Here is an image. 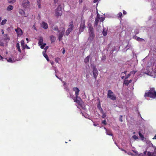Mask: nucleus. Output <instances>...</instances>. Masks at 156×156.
<instances>
[{"label": "nucleus", "mask_w": 156, "mask_h": 156, "mask_svg": "<svg viewBox=\"0 0 156 156\" xmlns=\"http://www.w3.org/2000/svg\"><path fill=\"white\" fill-rule=\"evenodd\" d=\"M73 90L75 92V97L72 95L70 94V98H72L74 102H76L78 104V105L77 106V107L80 108V107H82L83 102L81 99L78 97L79 93L80 92V90L77 87H74L73 88Z\"/></svg>", "instance_id": "nucleus-1"}, {"label": "nucleus", "mask_w": 156, "mask_h": 156, "mask_svg": "<svg viewBox=\"0 0 156 156\" xmlns=\"http://www.w3.org/2000/svg\"><path fill=\"white\" fill-rule=\"evenodd\" d=\"M144 96L153 98H155L156 97V92L154 90V88H150L148 92L145 93Z\"/></svg>", "instance_id": "nucleus-2"}, {"label": "nucleus", "mask_w": 156, "mask_h": 156, "mask_svg": "<svg viewBox=\"0 0 156 156\" xmlns=\"http://www.w3.org/2000/svg\"><path fill=\"white\" fill-rule=\"evenodd\" d=\"M53 30H58L59 33L58 34V39L59 41L62 39V37H63L64 34V32L65 31V29L63 27H61L60 29L58 30V28L57 27H54Z\"/></svg>", "instance_id": "nucleus-3"}, {"label": "nucleus", "mask_w": 156, "mask_h": 156, "mask_svg": "<svg viewBox=\"0 0 156 156\" xmlns=\"http://www.w3.org/2000/svg\"><path fill=\"white\" fill-rule=\"evenodd\" d=\"M107 97L112 100H115L116 99L115 95L111 90H110L108 91Z\"/></svg>", "instance_id": "nucleus-4"}, {"label": "nucleus", "mask_w": 156, "mask_h": 156, "mask_svg": "<svg viewBox=\"0 0 156 156\" xmlns=\"http://www.w3.org/2000/svg\"><path fill=\"white\" fill-rule=\"evenodd\" d=\"M22 6L24 9H27L30 7V2L28 0H23L22 3Z\"/></svg>", "instance_id": "nucleus-5"}, {"label": "nucleus", "mask_w": 156, "mask_h": 156, "mask_svg": "<svg viewBox=\"0 0 156 156\" xmlns=\"http://www.w3.org/2000/svg\"><path fill=\"white\" fill-rule=\"evenodd\" d=\"M62 11L61 10V8L60 7V6H58V7L57 8V9H56L55 11V15L58 16H61L62 15Z\"/></svg>", "instance_id": "nucleus-6"}, {"label": "nucleus", "mask_w": 156, "mask_h": 156, "mask_svg": "<svg viewBox=\"0 0 156 156\" xmlns=\"http://www.w3.org/2000/svg\"><path fill=\"white\" fill-rule=\"evenodd\" d=\"M93 74L94 77L95 79V80L96 79L98 75V71L95 66H93Z\"/></svg>", "instance_id": "nucleus-7"}, {"label": "nucleus", "mask_w": 156, "mask_h": 156, "mask_svg": "<svg viewBox=\"0 0 156 156\" xmlns=\"http://www.w3.org/2000/svg\"><path fill=\"white\" fill-rule=\"evenodd\" d=\"M85 27V21L83 20H81L80 27V32H82L84 30Z\"/></svg>", "instance_id": "nucleus-8"}, {"label": "nucleus", "mask_w": 156, "mask_h": 156, "mask_svg": "<svg viewBox=\"0 0 156 156\" xmlns=\"http://www.w3.org/2000/svg\"><path fill=\"white\" fill-rule=\"evenodd\" d=\"M7 62H13L19 60L20 59H16L13 58V57L12 56L11 57L7 58H5Z\"/></svg>", "instance_id": "nucleus-9"}, {"label": "nucleus", "mask_w": 156, "mask_h": 156, "mask_svg": "<svg viewBox=\"0 0 156 156\" xmlns=\"http://www.w3.org/2000/svg\"><path fill=\"white\" fill-rule=\"evenodd\" d=\"M89 30L91 33L90 35L89 36V39L90 40L92 41L94 37V34L93 32V28L92 27H90V25H89Z\"/></svg>", "instance_id": "nucleus-10"}, {"label": "nucleus", "mask_w": 156, "mask_h": 156, "mask_svg": "<svg viewBox=\"0 0 156 156\" xmlns=\"http://www.w3.org/2000/svg\"><path fill=\"white\" fill-rule=\"evenodd\" d=\"M73 26L72 24H70L69 26V27L66 30V34L67 35H69V33L72 31L73 30Z\"/></svg>", "instance_id": "nucleus-11"}, {"label": "nucleus", "mask_w": 156, "mask_h": 156, "mask_svg": "<svg viewBox=\"0 0 156 156\" xmlns=\"http://www.w3.org/2000/svg\"><path fill=\"white\" fill-rule=\"evenodd\" d=\"M99 19H100V15L97 12V16L95 19V24H94L95 26H98Z\"/></svg>", "instance_id": "nucleus-12"}, {"label": "nucleus", "mask_w": 156, "mask_h": 156, "mask_svg": "<svg viewBox=\"0 0 156 156\" xmlns=\"http://www.w3.org/2000/svg\"><path fill=\"white\" fill-rule=\"evenodd\" d=\"M18 36H21L23 34V32L22 30L20 28L18 27L17 29L15 30Z\"/></svg>", "instance_id": "nucleus-13"}, {"label": "nucleus", "mask_w": 156, "mask_h": 156, "mask_svg": "<svg viewBox=\"0 0 156 156\" xmlns=\"http://www.w3.org/2000/svg\"><path fill=\"white\" fill-rule=\"evenodd\" d=\"M41 27L45 29H47L48 27V24L44 22H43L41 24Z\"/></svg>", "instance_id": "nucleus-14"}, {"label": "nucleus", "mask_w": 156, "mask_h": 156, "mask_svg": "<svg viewBox=\"0 0 156 156\" xmlns=\"http://www.w3.org/2000/svg\"><path fill=\"white\" fill-rule=\"evenodd\" d=\"M149 75L153 77H155L156 76V68H155V70H154L152 71L150 74Z\"/></svg>", "instance_id": "nucleus-15"}, {"label": "nucleus", "mask_w": 156, "mask_h": 156, "mask_svg": "<svg viewBox=\"0 0 156 156\" xmlns=\"http://www.w3.org/2000/svg\"><path fill=\"white\" fill-rule=\"evenodd\" d=\"M19 13L23 16L27 17V16L25 15V12L22 9H20L19 11Z\"/></svg>", "instance_id": "nucleus-16"}, {"label": "nucleus", "mask_w": 156, "mask_h": 156, "mask_svg": "<svg viewBox=\"0 0 156 156\" xmlns=\"http://www.w3.org/2000/svg\"><path fill=\"white\" fill-rule=\"evenodd\" d=\"M141 130H139V136H140V137L141 139L142 140H144L145 139V138H144V136L142 134V132H141Z\"/></svg>", "instance_id": "nucleus-17"}, {"label": "nucleus", "mask_w": 156, "mask_h": 156, "mask_svg": "<svg viewBox=\"0 0 156 156\" xmlns=\"http://www.w3.org/2000/svg\"><path fill=\"white\" fill-rule=\"evenodd\" d=\"M154 65V62L153 59H150V62H148V66H153Z\"/></svg>", "instance_id": "nucleus-18"}, {"label": "nucleus", "mask_w": 156, "mask_h": 156, "mask_svg": "<svg viewBox=\"0 0 156 156\" xmlns=\"http://www.w3.org/2000/svg\"><path fill=\"white\" fill-rule=\"evenodd\" d=\"M43 38L42 37H39V42L38 44L39 45H41L43 44Z\"/></svg>", "instance_id": "nucleus-19"}, {"label": "nucleus", "mask_w": 156, "mask_h": 156, "mask_svg": "<svg viewBox=\"0 0 156 156\" xmlns=\"http://www.w3.org/2000/svg\"><path fill=\"white\" fill-rule=\"evenodd\" d=\"M50 38L51 43L55 42L56 40L55 37L53 35H51L50 36Z\"/></svg>", "instance_id": "nucleus-20"}, {"label": "nucleus", "mask_w": 156, "mask_h": 156, "mask_svg": "<svg viewBox=\"0 0 156 156\" xmlns=\"http://www.w3.org/2000/svg\"><path fill=\"white\" fill-rule=\"evenodd\" d=\"M106 134L109 136H113V134L112 133L111 131L110 130L106 129Z\"/></svg>", "instance_id": "nucleus-21"}, {"label": "nucleus", "mask_w": 156, "mask_h": 156, "mask_svg": "<svg viewBox=\"0 0 156 156\" xmlns=\"http://www.w3.org/2000/svg\"><path fill=\"white\" fill-rule=\"evenodd\" d=\"M16 47L17 50L19 51V52H21V50L20 48V44L19 43H17L16 44Z\"/></svg>", "instance_id": "nucleus-22"}, {"label": "nucleus", "mask_w": 156, "mask_h": 156, "mask_svg": "<svg viewBox=\"0 0 156 156\" xmlns=\"http://www.w3.org/2000/svg\"><path fill=\"white\" fill-rule=\"evenodd\" d=\"M13 9V7L12 5H9L7 8V10L9 11L12 10Z\"/></svg>", "instance_id": "nucleus-23"}, {"label": "nucleus", "mask_w": 156, "mask_h": 156, "mask_svg": "<svg viewBox=\"0 0 156 156\" xmlns=\"http://www.w3.org/2000/svg\"><path fill=\"white\" fill-rule=\"evenodd\" d=\"M7 21V20L6 19H4L3 20H2V22H1V23H0V25H2V26L4 25L6 23Z\"/></svg>", "instance_id": "nucleus-24"}, {"label": "nucleus", "mask_w": 156, "mask_h": 156, "mask_svg": "<svg viewBox=\"0 0 156 156\" xmlns=\"http://www.w3.org/2000/svg\"><path fill=\"white\" fill-rule=\"evenodd\" d=\"M135 39L138 41H144V40L143 39L141 38L138 37H136Z\"/></svg>", "instance_id": "nucleus-25"}, {"label": "nucleus", "mask_w": 156, "mask_h": 156, "mask_svg": "<svg viewBox=\"0 0 156 156\" xmlns=\"http://www.w3.org/2000/svg\"><path fill=\"white\" fill-rule=\"evenodd\" d=\"M90 58V56H88L84 59V61L85 63H86L89 62Z\"/></svg>", "instance_id": "nucleus-26"}, {"label": "nucleus", "mask_w": 156, "mask_h": 156, "mask_svg": "<svg viewBox=\"0 0 156 156\" xmlns=\"http://www.w3.org/2000/svg\"><path fill=\"white\" fill-rule=\"evenodd\" d=\"M46 51V50L45 51H43L42 52L43 54L44 57L45 58H47V57H48L47 55L45 54Z\"/></svg>", "instance_id": "nucleus-27"}, {"label": "nucleus", "mask_w": 156, "mask_h": 156, "mask_svg": "<svg viewBox=\"0 0 156 156\" xmlns=\"http://www.w3.org/2000/svg\"><path fill=\"white\" fill-rule=\"evenodd\" d=\"M136 71H131L129 73L130 75L131 76H133L136 73Z\"/></svg>", "instance_id": "nucleus-28"}, {"label": "nucleus", "mask_w": 156, "mask_h": 156, "mask_svg": "<svg viewBox=\"0 0 156 156\" xmlns=\"http://www.w3.org/2000/svg\"><path fill=\"white\" fill-rule=\"evenodd\" d=\"M8 1L11 4H12L16 2V0H8Z\"/></svg>", "instance_id": "nucleus-29"}, {"label": "nucleus", "mask_w": 156, "mask_h": 156, "mask_svg": "<svg viewBox=\"0 0 156 156\" xmlns=\"http://www.w3.org/2000/svg\"><path fill=\"white\" fill-rule=\"evenodd\" d=\"M21 45L23 48H24V42L23 40H22L20 42Z\"/></svg>", "instance_id": "nucleus-30"}, {"label": "nucleus", "mask_w": 156, "mask_h": 156, "mask_svg": "<svg viewBox=\"0 0 156 156\" xmlns=\"http://www.w3.org/2000/svg\"><path fill=\"white\" fill-rule=\"evenodd\" d=\"M103 35L105 36H106L107 34L106 31L104 29H103Z\"/></svg>", "instance_id": "nucleus-31"}, {"label": "nucleus", "mask_w": 156, "mask_h": 156, "mask_svg": "<svg viewBox=\"0 0 156 156\" xmlns=\"http://www.w3.org/2000/svg\"><path fill=\"white\" fill-rule=\"evenodd\" d=\"M124 83L125 85H127L129 84V81L126 80L125 79L124 81Z\"/></svg>", "instance_id": "nucleus-32"}, {"label": "nucleus", "mask_w": 156, "mask_h": 156, "mask_svg": "<svg viewBox=\"0 0 156 156\" xmlns=\"http://www.w3.org/2000/svg\"><path fill=\"white\" fill-rule=\"evenodd\" d=\"M132 138L135 140H136L138 139V137L137 136L134 135L132 136Z\"/></svg>", "instance_id": "nucleus-33"}, {"label": "nucleus", "mask_w": 156, "mask_h": 156, "mask_svg": "<svg viewBox=\"0 0 156 156\" xmlns=\"http://www.w3.org/2000/svg\"><path fill=\"white\" fill-rule=\"evenodd\" d=\"M46 44L45 43H43V44H42L40 45H41V48L42 49L44 48V47L45 46Z\"/></svg>", "instance_id": "nucleus-34"}, {"label": "nucleus", "mask_w": 156, "mask_h": 156, "mask_svg": "<svg viewBox=\"0 0 156 156\" xmlns=\"http://www.w3.org/2000/svg\"><path fill=\"white\" fill-rule=\"evenodd\" d=\"M104 20L105 18L104 17H100V19H99V20L100 22L103 21Z\"/></svg>", "instance_id": "nucleus-35"}, {"label": "nucleus", "mask_w": 156, "mask_h": 156, "mask_svg": "<svg viewBox=\"0 0 156 156\" xmlns=\"http://www.w3.org/2000/svg\"><path fill=\"white\" fill-rule=\"evenodd\" d=\"M146 143H148L149 144L150 146H151V145H152V144L151 143V142L149 141H147L146 142Z\"/></svg>", "instance_id": "nucleus-36"}, {"label": "nucleus", "mask_w": 156, "mask_h": 156, "mask_svg": "<svg viewBox=\"0 0 156 156\" xmlns=\"http://www.w3.org/2000/svg\"><path fill=\"white\" fill-rule=\"evenodd\" d=\"M122 115H120V117H119V120L121 122H122Z\"/></svg>", "instance_id": "nucleus-37"}, {"label": "nucleus", "mask_w": 156, "mask_h": 156, "mask_svg": "<svg viewBox=\"0 0 156 156\" xmlns=\"http://www.w3.org/2000/svg\"><path fill=\"white\" fill-rule=\"evenodd\" d=\"M122 16V14L121 12H119V13L118 14V16L119 17H121V16Z\"/></svg>", "instance_id": "nucleus-38"}, {"label": "nucleus", "mask_w": 156, "mask_h": 156, "mask_svg": "<svg viewBox=\"0 0 156 156\" xmlns=\"http://www.w3.org/2000/svg\"><path fill=\"white\" fill-rule=\"evenodd\" d=\"M59 60V58H56L55 59V62H56L58 63Z\"/></svg>", "instance_id": "nucleus-39"}, {"label": "nucleus", "mask_w": 156, "mask_h": 156, "mask_svg": "<svg viewBox=\"0 0 156 156\" xmlns=\"http://www.w3.org/2000/svg\"><path fill=\"white\" fill-rule=\"evenodd\" d=\"M102 123L105 124V125H106L107 123H106V121L105 120H104V121H103L102 122Z\"/></svg>", "instance_id": "nucleus-40"}, {"label": "nucleus", "mask_w": 156, "mask_h": 156, "mask_svg": "<svg viewBox=\"0 0 156 156\" xmlns=\"http://www.w3.org/2000/svg\"><path fill=\"white\" fill-rule=\"evenodd\" d=\"M130 76V74H128V75L126 76V77H125V79H126H126H127Z\"/></svg>", "instance_id": "nucleus-41"}, {"label": "nucleus", "mask_w": 156, "mask_h": 156, "mask_svg": "<svg viewBox=\"0 0 156 156\" xmlns=\"http://www.w3.org/2000/svg\"><path fill=\"white\" fill-rule=\"evenodd\" d=\"M0 45H1V46H3V43L0 40Z\"/></svg>", "instance_id": "nucleus-42"}, {"label": "nucleus", "mask_w": 156, "mask_h": 156, "mask_svg": "<svg viewBox=\"0 0 156 156\" xmlns=\"http://www.w3.org/2000/svg\"><path fill=\"white\" fill-rule=\"evenodd\" d=\"M40 3H41V0H37V4H41Z\"/></svg>", "instance_id": "nucleus-43"}, {"label": "nucleus", "mask_w": 156, "mask_h": 156, "mask_svg": "<svg viewBox=\"0 0 156 156\" xmlns=\"http://www.w3.org/2000/svg\"><path fill=\"white\" fill-rule=\"evenodd\" d=\"M3 58L1 55H0V60H3Z\"/></svg>", "instance_id": "nucleus-44"}, {"label": "nucleus", "mask_w": 156, "mask_h": 156, "mask_svg": "<svg viewBox=\"0 0 156 156\" xmlns=\"http://www.w3.org/2000/svg\"><path fill=\"white\" fill-rule=\"evenodd\" d=\"M123 14H124V15H125L126 14V12L124 11V10H123Z\"/></svg>", "instance_id": "nucleus-45"}, {"label": "nucleus", "mask_w": 156, "mask_h": 156, "mask_svg": "<svg viewBox=\"0 0 156 156\" xmlns=\"http://www.w3.org/2000/svg\"><path fill=\"white\" fill-rule=\"evenodd\" d=\"M55 3L56 4L58 2V0H54Z\"/></svg>", "instance_id": "nucleus-46"}, {"label": "nucleus", "mask_w": 156, "mask_h": 156, "mask_svg": "<svg viewBox=\"0 0 156 156\" xmlns=\"http://www.w3.org/2000/svg\"><path fill=\"white\" fill-rule=\"evenodd\" d=\"M26 48H27V49H30V48L27 45H25V47Z\"/></svg>", "instance_id": "nucleus-47"}, {"label": "nucleus", "mask_w": 156, "mask_h": 156, "mask_svg": "<svg viewBox=\"0 0 156 156\" xmlns=\"http://www.w3.org/2000/svg\"><path fill=\"white\" fill-rule=\"evenodd\" d=\"M61 81L63 83V85L65 86L66 85V83L63 81H62V80H61Z\"/></svg>", "instance_id": "nucleus-48"}, {"label": "nucleus", "mask_w": 156, "mask_h": 156, "mask_svg": "<svg viewBox=\"0 0 156 156\" xmlns=\"http://www.w3.org/2000/svg\"><path fill=\"white\" fill-rule=\"evenodd\" d=\"M38 6V7L39 8H40L41 7V4H37Z\"/></svg>", "instance_id": "nucleus-49"}, {"label": "nucleus", "mask_w": 156, "mask_h": 156, "mask_svg": "<svg viewBox=\"0 0 156 156\" xmlns=\"http://www.w3.org/2000/svg\"><path fill=\"white\" fill-rule=\"evenodd\" d=\"M1 32L2 33V34H3L4 33V30H1Z\"/></svg>", "instance_id": "nucleus-50"}, {"label": "nucleus", "mask_w": 156, "mask_h": 156, "mask_svg": "<svg viewBox=\"0 0 156 156\" xmlns=\"http://www.w3.org/2000/svg\"><path fill=\"white\" fill-rule=\"evenodd\" d=\"M55 76L57 78L60 80H62V79L60 78H59L58 76H57L56 75H55Z\"/></svg>", "instance_id": "nucleus-51"}, {"label": "nucleus", "mask_w": 156, "mask_h": 156, "mask_svg": "<svg viewBox=\"0 0 156 156\" xmlns=\"http://www.w3.org/2000/svg\"><path fill=\"white\" fill-rule=\"evenodd\" d=\"M65 50L64 49L63 50V51L62 52V53H63V54H64L65 53Z\"/></svg>", "instance_id": "nucleus-52"}, {"label": "nucleus", "mask_w": 156, "mask_h": 156, "mask_svg": "<svg viewBox=\"0 0 156 156\" xmlns=\"http://www.w3.org/2000/svg\"><path fill=\"white\" fill-rule=\"evenodd\" d=\"M98 0H94V2L95 3L97 2Z\"/></svg>", "instance_id": "nucleus-53"}, {"label": "nucleus", "mask_w": 156, "mask_h": 156, "mask_svg": "<svg viewBox=\"0 0 156 156\" xmlns=\"http://www.w3.org/2000/svg\"><path fill=\"white\" fill-rule=\"evenodd\" d=\"M153 139L156 140V135L154 136V137L153 138Z\"/></svg>", "instance_id": "nucleus-54"}, {"label": "nucleus", "mask_w": 156, "mask_h": 156, "mask_svg": "<svg viewBox=\"0 0 156 156\" xmlns=\"http://www.w3.org/2000/svg\"><path fill=\"white\" fill-rule=\"evenodd\" d=\"M65 89L66 90H68V88L67 87H66V88H65Z\"/></svg>", "instance_id": "nucleus-55"}, {"label": "nucleus", "mask_w": 156, "mask_h": 156, "mask_svg": "<svg viewBox=\"0 0 156 156\" xmlns=\"http://www.w3.org/2000/svg\"><path fill=\"white\" fill-rule=\"evenodd\" d=\"M127 49H129V46L128 45H127Z\"/></svg>", "instance_id": "nucleus-56"}, {"label": "nucleus", "mask_w": 156, "mask_h": 156, "mask_svg": "<svg viewBox=\"0 0 156 156\" xmlns=\"http://www.w3.org/2000/svg\"><path fill=\"white\" fill-rule=\"evenodd\" d=\"M132 80H130L129 81V83H130L132 81Z\"/></svg>", "instance_id": "nucleus-57"}, {"label": "nucleus", "mask_w": 156, "mask_h": 156, "mask_svg": "<svg viewBox=\"0 0 156 156\" xmlns=\"http://www.w3.org/2000/svg\"><path fill=\"white\" fill-rule=\"evenodd\" d=\"M48 47H46L45 48H44V51L46 50V49L47 50L48 49Z\"/></svg>", "instance_id": "nucleus-58"}, {"label": "nucleus", "mask_w": 156, "mask_h": 156, "mask_svg": "<svg viewBox=\"0 0 156 156\" xmlns=\"http://www.w3.org/2000/svg\"><path fill=\"white\" fill-rule=\"evenodd\" d=\"M51 65H53V64H54V62H51Z\"/></svg>", "instance_id": "nucleus-59"}, {"label": "nucleus", "mask_w": 156, "mask_h": 156, "mask_svg": "<svg viewBox=\"0 0 156 156\" xmlns=\"http://www.w3.org/2000/svg\"><path fill=\"white\" fill-rule=\"evenodd\" d=\"M46 58V59H47V61H49V59H48V57H47V58Z\"/></svg>", "instance_id": "nucleus-60"}, {"label": "nucleus", "mask_w": 156, "mask_h": 156, "mask_svg": "<svg viewBox=\"0 0 156 156\" xmlns=\"http://www.w3.org/2000/svg\"><path fill=\"white\" fill-rule=\"evenodd\" d=\"M79 2L80 3H81L82 2V0H79Z\"/></svg>", "instance_id": "nucleus-61"}, {"label": "nucleus", "mask_w": 156, "mask_h": 156, "mask_svg": "<svg viewBox=\"0 0 156 156\" xmlns=\"http://www.w3.org/2000/svg\"><path fill=\"white\" fill-rule=\"evenodd\" d=\"M26 40L27 41V42H28V39L27 38H26Z\"/></svg>", "instance_id": "nucleus-62"}, {"label": "nucleus", "mask_w": 156, "mask_h": 156, "mask_svg": "<svg viewBox=\"0 0 156 156\" xmlns=\"http://www.w3.org/2000/svg\"><path fill=\"white\" fill-rule=\"evenodd\" d=\"M125 78V76H122L121 77L122 79H123Z\"/></svg>", "instance_id": "nucleus-63"}, {"label": "nucleus", "mask_w": 156, "mask_h": 156, "mask_svg": "<svg viewBox=\"0 0 156 156\" xmlns=\"http://www.w3.org/2000/svg\"><path fill=\"white\" fill-rule=\"evenodd\" d=\"M94 126H97V125L95 124H94Z\"/></svg>", "instance_id": "nucleus-64"}]
</instances>
